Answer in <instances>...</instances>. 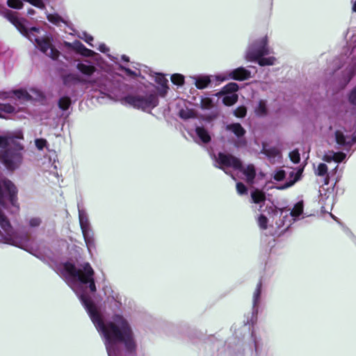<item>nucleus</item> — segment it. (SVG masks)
<instances>
[{"label":"nucleus","instance_id":"obj_17","mask_svg":"<svg viewBox=\"0 0 356 356\" xmlns=\"http://www.w3.org/2000/svg\"><path fill=\"white\" fill-rule=\"evenodd\" d=\"M226 130L231 131L237 137L238 139L235 143V145L236 147H242L245 145L246 140L243 138L245 134V130L239 123H232L227 124L226 126Z\"/></svg>","mask_w":356,"mask_h":356},{"label":"nucleus","instance_id":"obj_52","mask_svg":"<svg viewBox=\"0 0 356 356\" xmlns=\"http://www.w3.org/2000/svg\"><path fill=\"white\" fill-rule=\"evenodd\" d=\"M246 180L248 181V184L249 185H250V184H252L253 183V181H253V179H246Z\"/></svg>","mask_w":356,"mask_h":356},{"label":"nucleus","instance_id":"obj_8","mask_svg":"<svg viewBox=\"0 0 356 356\" xmlns=\"http://www.w3.org/2000/svg\"><path fill=\"white\" fill-rule=\"evenodd\" d=\"M304 203L302 200L294 204L293 209H280L275 205L266 207V211L275 222L277 229L283 228V231L289 229L291 224L299 220L303 214Z\"/></svg>","mask_w":356,"mask_h":356},{"label":"nucleus","instance_id":"obj_10","mask_svg":"<svg viewBox=\"0 0 356 356\" xmlns=\"http://www.w3.org/2000/svg\"><path fill=\"white\" fill-rule=\"evenodd\" d=\"M215 160L221 168H232L241 172L246 178H255L257 175V170L252 164L243 165L238 159L232 154L220 152L216 156Z\"/></svg>","mask_w":356,"mask_h":356},{"label":"nucleus","instance_id":"obj_14","mask_svg":"<svg viewBox=\"0 0 356 356\" xmlns=\"http://www.w3.org/2000/svg\"><path fill=\"white\" fill-rule=\"evenodd\" d=\"M79 221L88 250L90 253L95 248V234L91 227L88 216L85 209L78 204Z\"/></svg>","mask_w":356,"mask_h":356},{"label":"nucleus","instance_id":"obj_16","mask_svg":"<svg viewBox=\"0 0 356 356\" xmlns=\"http://www.w3.org/2000/svg\"><path fill=\"white\" fill-rule=\"evenodd\" d=\"M251 72L245 67H241L236 69L230 70L225 74H220L216 76V79L220 81H224L228 79H234L237 81H244L250 79Z\"/></svg>","mask_w":356,"mask_h":356},{"label":"nucleus","instance_id":"obj_3","mask_svg":"<svg viewBox=\"0 0 356 356\" xmlns=\"http://www.w3.org/2000/svg\"><path fill=\"white\" fill-rule=\"evenodd\" d=\"M107 337L104 333H99L103 337L108 356H123L122 345L127 352L133 353L136 349L131 328L127 321L122 316L116 314L113 316V323L108 327Z\"/></svg>","mask_w":356,"mask_h":356},{"label":"nucleus","instance_id":"obj_31","mask_svg":"<svg viewBox=\"0 0 356 356\" xmlns=\"http://www.w3.org/2000/svg\"><path fill=\"white\" fill-rule=\"evenodd\" d=\"M47 17L50 22L56 25H58L61 22H65L58 14H48Z\"/></svg>","mask_w":356,"mask_h":356},{"label":"nucleus","instance_id":"obj_38","mask_svg":"<svg viewBox=\"0 0 356 356\" xmlns=\"http://www.w3.org/2000/svg\"><path fill=\"white\" fill-rule=\"evenodd\" d=\"M119 68L121 69L122 70H123L128 76H137L139 74V72L138 70H132L129 68H127V67L125 66H123L122 65H119Z\"/></svg>","mask_w":356,"mask_h":356},{"label":"nucleus","instance_id":"obj_11","mask_svg":"<svg viewBox=\"0 0 356 356\" xmlns=\"http://www.w3.org/2000/svg\"><path fill=\"white\" fill-rule=\"evenodd\" d=\"M274 180L275 181H273L272 179H270V181L266 182V185L264 186L262 190L255 188L251 191L250 192L252 202L257 204H259V210H261L262 207V204H264L266 200L265 191H268V190L273 188H276L277 190H285L293 186L298 179H289L288 181H286L284 183L280 182L283 179Z\"/></svg>","mask_w":356,"mask_h":356},{"label":"nucleus","instance_id":"obj_33","mask_svg":"<svg viewBox=\"0 0 356 356\" xmlns=\"http://www.w3.org/2000/svg\"><path fill=\"white\" fill-rule=\"evenodd\" d=\"M331 159H332L336 163L341 162L346 158V154L342 152H332L329 156Z\"/></svg>","mask_w":356,"mask_h":356},{"label":"nucleus","instance_id":"obj_7","mask_svg":"<svg viewBox=\"0 0 356 356\" xmlns=\"http://www.w3.org/2000/svg\"><path fill=\"white\" fill-rule=\"evenodd\" d=\"M118 76L119 74L117 72V75L115 77L114 86L112 88V95H103L104 96L115 101H120L124 105H129L134 108L140 109L143 111H149L158 106L159 99L157 95L153 91H140L135 94H130L124 97L117 96L114 93V89L117 86L116 78Z\"/></svg>","mask_w":356,"mask_h":356},{"label":"nucleus","instance_id":"obj_9","mask_svg":"<svg viewBox=\"0 0 356 356\" xmlns=\"http://www.w3.org/2000/svg\"><path fill=\"white\" fill-rule=\"evenodd\" d=\"M271 52L268 46L267 36H264L248 46L245 59L249 61H257L261 66L273 65L276 63V58L273 56L265 57Z\"/></svg>","mask_w":356,"mask_h":356},{"label":"nucleus","instance_id":"obj_43","mask_svg":"<svg viewBox=\"0 0 356 356\" xmlns=\"http://www.w3.org/2000/svg\"><path fill=\"white\" fill-rule=\"evenodd\" d=\"M353 75H354V69L353 67H351L347 70L346 76L343 80V86H346L350 81V79L353 78Z\"/></svg>","mask_w":356,"mask_h":356},{"label":"nucleus","instance_id":"obj_48","mask_svg":"<svg viewBox=\"0 0 356 356\" xmlns=\"http://www.w3.org/2000/svg\"><path fill=\"white\" fill-rule=\"evenodd\" d=\"M35 13V11L33 8H29L27 10V15H33Z\"/></svg>","mask_w":356,"mask_h":356},{"label":"nucleus","instance_id":"obj_49","mask_svg":"<svg viewBox=\"0 0 356 356\" xmlns=\"http://www.w3.org/2000/svg\"><path fill=\"white\" fill-rule=\"evenodd\" d=\"M352 4H353V11L356 13V0H352Z\"/></svg>","mask_w":356,"mask_h":356},{"label":"nucleus","instance_id":"obj_6","mask_svg":"<svg viewBox=\"0 0 356 356\" xmlns=\"http://www.w3.org/2000/svg\"><path fill=\"white\" fill-rule=\"evenodd\" d=\"M12 22L17 29L31 42H34L35 47L43 54L53 60H56L60 56V52L55 49L52 44V37L44 30L32 27H25L17 19L13 18Z\"/></svg>","mask_w":356,"mask_h":356},{"label":"nucleus","instance_id":"obj_39","mask_svg":"<svg viewBox=\"0 0 356 356\" xmlns=\"http://www.w3.org/2000/svg\"><path fill=\"white\" fill-rule=\"evenodd\" d=\"M247 113L246 108L245 106H239L234 111V115L237 118H243L245 116Z\"/></svg>","mask_w":356,"mask_h":356},{"label":"nucleus","instance_id":"obj_46","mask_svg":"<svg viewBox=\"0 0 356 356\" xmlns=\"http://www.w3.org/2000/svg\"><path fill=\"white\" fill-rule=\"evenodd\" d=\"M201 105L203 108L207 109L212 106V102L210 99L205 98L202 100Z\"/></svg>","mask_w":356,"mask_h":356},{"label":"nucleus","instance_id":"obj_36","mask_svg":"<svg viewBox=\"0 0 356 356\" xmlns=\"http://www.w3.org/2000/svg\"><path fill=\"white\" fill-rule=\"evenodd\" d=\"M24 1H26L31 5L34 6L35 7L40 8V9H44L46 6L43 0H24Z\"/></svg>","mask_w":356,"mask_h":356},{"label":"nucleus","instance_id":"obj_35","mask_svg":"<svg viewBox=\"0 0 356 356\" xmlns=\"http://www.w3.org/2000/svg\"><path fill=\"white\" fill-rule=\"evenodd\" d=\"M47 141L44 138H37L35 140V145L38 150H42L47 147Z\"/></svg>","mask_w":356,"mask_h":356},{"label":"nucleus","instance_id":"obj_5","mask_svg":"<svg viewBox=\"0 0 356 356\" xmlns=\"http://www.w3.org/2000/svg\"><path fill=\"white\" fill-rule=\"evenodd\" d=\"M22 139L21 131L0 136V161L8 170H14L22 163L24 146L20 143Z\"/></svg>","mask_w":356,"mask_h":356},{"label":"nucleus","instance_id":"obj_13","mask_svg":"<svg viewBox=\"0 0 356 356\" xmlns=\"http://www.w3.org/2000/svg\"><path fill=\"white\" fill-rule=\"evenodd\" d=\"M0 99H11L24 103L32 101H43L44 96L40 90L31 88L29 90L19 89L2 92L0 94Z\"/></svg>","mask_w":356,"mask_h":356},{"label":"nucleus","instance_id":"obj_37","mask_svg":"<svg viewBox=\"0 0 356 356\" xmlns=\"http://www.w3.org/2000/svg\"><path fill=\"white\" fill-rule=\"evenodd\" d=\"M236 187L238 195H243L248 194V188L243 183L237 182L236 184Z\"/></svg>","mask_w":356,"mask_h":356},{"label":"nucleus","instance_id":"obj_29","mask_svg":"<svg viewBox=\"0 0 356 356\" xmlns=\"http://www.w3.org/2000/svg\"><path fill=\"white\" fill-rule=\"evenodd\" d=\"M170 79L175 85L181 86L184 83V76L181 74H174L171 76Z\"/></svg>","mask_w":356,"mask_h":356},{"label":"nucleus","instance_id":"obj_23","mask_svg":"<svg viewBox=\"0 0 356 356\" xmlns=\"http://www.w3.org/2000/svg\"><path fill=\"white\" fill-rule=\"evenodd\" d=\"M254 113L257 116H265L268 113L267 102L260 99L254 107Z\"/></svg>","mask_w":356,"mask_h":356},{"label":"nucleus","instance_id":"obj_40","mask_svg":"<svg viewBox=\"0 0 356 356\" xmlns=\"http://www.w3.org/2000/svg\"><path fill=\"white\" fill-rule=\"evenodd\" d=\"M289 157H290V159L291 161L293 163H298L299 161H300V153L298 152V150H293L292 152H291L289 153Z\"/></svg>","mask_w":356,"mask_h":356},{"label":"nucleus","instance_id":"obj_53","mask_svg":"<svg viewBox=\"0 0 356 356\" xmlns=\"http://www.w3.org/2000/svg\"><path fill=\"white\" fill-rule=\"evenodd\" d=\"M337 167H338V165L337 166H335V168H334L335 170H337Z\"/></svg>","mask_w":356,"mask_h":356},{"label":"nucleus","instance_id":"obj_32","mask_svg":"<svg viewBox=\"0 0 356 356\" xmlns=\"http://www.w3.org/2000/svg\"><path fill=\"white\" fill-rule=\"evenodd\" d=\"M42 223V220L39 217H32L29 219L28 225L31 228L38 227Z\"/></svg>","mask_w":356,"mask_h":356},{"label":"nucleus","instance_id":"obj_1","mask_svg":"<svg viewBox=\"0 0 356 356\" xmlns=\"http://www.w3.org/2000/svg\"><path fill=\"white\" fill-rule=\"evenodd\" d=\"M63 46L85 57H93V60L87 58L77 60L75 65L77 72H64L60 74L63 84L67 88L81 85L92 92L111 96L117 75L113 66L79 40L72 43L64 42Z\"/></svg>","mask_w":356,"mask_h":356},{"label":"nucleus","instance_id":"obj_25","mask_svg":"<svg viewBox=\"0 0 356 356\" xmlns=\"http://www.w3.org/2000/svg\"><path fill=\"white\" fill-rule=\"evenodd\" d=\"M23 108H17V110L15 107L13 106L10 104H1L0 103V111L5 112L6 113L10 114V113H16L20 109H22Z\"/></svg>","mask_w":356,"mask_h":356},{"label":"nucleus","instance_id":"obj_42","mask_svg":"<svg viewBox=\"0 0 356 356\" xmlns=\"http://www.w3.org/2000/svg\"><path fill=\"white\" fill-rule=\"evenodd\" d=\"M79 38L83 40L86 42H87L91 47H93V45L91 43V42L93 40V38L90 35L88 34L86 32H83L82 33H81L79 35Z\"/></svg>","mask_w":356,"mask_h":356},{"label":"nucleus","instance_id":"obj_44","mask_svg":"<svg viewBox=\"0 0 356 356\" xmlns=\"http://www.w3.org/2000/svg\"><path fill=\"white\" fill-rule=\"evenodd\" d=\"M252 338L254 342L255 354L259 356L260 353V341L257 340V337L252 333Z\"/></svg>","mask_w":356,"mask_h":356},{"label":"nucleus","instance_id":"obj_4","mask_svg":"<svg viewBox=\"0 0 356 356\" xmlns=\"http://www.w3.org/2000/svg\"><path fill=\"white\" fill-rule=\"evenodd\" d=\"M17 190L10 179H0V204L5 208L12 206L19 209ZM0 242L18 246L13 228L4 213L0 209Z\"/></svg>","mask_w":356,"mask_h":356},{"label":"nucleus","instance_id":"obj_41","mask_svg":"<svg viewBox=\"0 0 356 356\" xmlns=\"http://www.w3.org/2000/svg\"><path fill=\"white\" fill-rule=\"evenodd\" d=\"M327 170V167L325 163H320L316 170V175L318 176H324Z\"/></svg>","mask_w":356,"mask_h":356},{"label":"nucleus","instance_id":"obj_27","mask_svg":"<svg viewBox=\"0 0 356 356\" xmlns=\"http://www.w3.org/2000/svg\"><path fill=\"white\" fill-rule=\"evenodd\" d=\"M225 97L222 99L223 103L227 106L233 105L236 102L238 96L236 94H225Z\"/></svg>","mask_w":356,"mask_h":356},{"label":"nucleus","instance_id":"obj_22","mask_svg":"<svg viewBox=\"0 0 356 356\" xmlns=\"http://www.w3.org/2000/svg\"><path fill=\"white\" fill-rule=\"evenodd\" d=\"M195 133L199 140L202 143H208L211 140V136L208 131L203 127H197Z\"/></svg>","mask_w":356,"mask_h":356},{"label":"nucleus","instance_id":"obj_24","mask_svg":"<svg viewBox=\"0 0 356 356\" xmlns=\"http://www.w3.org/2000/svg\"><path fill=\"white\" fill-rule=\"evenodd\" d=\"M179 115L181 119L188 120L196 118L197 114L194 110L186 108L179 111Z\"/></svg>","mask_w":356,"mask_h":356},{"label":"nucleus","instance_id":"obj_12","mask_svg":"<svg viewBox=\"0 0 356 356\" xmlns=\"http://www.w3.org/2000/svg\"><path fill=\"white\" fill-rule=\"evenodd\" d=\"M339 179H321L319 187V195L321 205V211L323 213H329L331 210L334 201V190Z\"/></svg>","mask_w":356,"mask_h":356},{"label":"nucleus","instance_id":"obj_51","mask_svg":"<svg viewBox=\"0 0 356 356\" xmlns=\"http://www.w3.org/2000/svg\"><path fill=\"white\" fill-rule=\"evenodd\" d=\"M107 56H108V57L111 60H113V61H114V62L117 63V62H116V59H117V58H116L115 57L112 56H111V55H110V54H107Z\"/></svg>","mask_w":356,"mask_h":356},{"label":"nucleus","instance_id":"obj_20","mask_svg":"<svg viewBox=\"0 0 356 356\" xmlns=\"http://www.w3.org/2000/svg\"><path fill=\"white\" fill-rule=\"evenodd\" d=\"M335 139L337 143L341 147L350 146L351 144L356 143L355 136H345L341 131L335 132Z\"/></svg>","mask_w":356,"mask_h":356},{"label":"nucleus","instance_id":"obj_18","mask_svg":"<svg viewBox=\"0 0 356 356\" xmlns=\"http://www.w3.org/2000/svg\"><path fill=\"white\" fill-rule=\"evenodd\" d=\"M303 169L304 167L301 165L296 168L286 167L284 169L277 171L274 178H286V177L288 178H300Z\"/></svg>","mask_w":356,"mask_h":356},{"label":"nucleus","instance_id":"obj_26","mask_svg":"<svg viewBox=\"0 0 356 356\" xmlns=\"http://www.w3.org/2000/svg\"><path fill=\"white\" fill-rule=\"evenodd\" d=\"M238 89V86L236 83H229L227 84L222 90L223 94H235Z\"/></svg>","mask_w":356,"mask_h":356},{"label":"nucleus","instance_id":"obj_34","mask_svg":"<svg viewBox=\"0 0 356 356\" xmlns=\"http://www.w3.org/2000/svg\"><path fill=\"white\" fill-rule=\"evenodd\" d=\"M7 4L14 9H21L23 7V2L21 0H8Z\"/></svg>","mask_w":356,"mask_h":356},{"label":"nucleus","instance_id":"obj_30","mask_svg":"<svg viewBox=\"0 0 356 356\" xmlns=\"http://www.w3.org/2000/svg\"><path fill=\"white\" fill-rule=\"evenodd\" d=\"M268 220L264 214H260L257 218V223L260 229H266L268 228Z\"/></svg>","mask_w":356,"mask_h":356},{"label":"nucleus","instance_id":"obj_47","mask_svg":"<svg viewBox=\"0 0 356 356\" xmlns=\"http://www.w3.org/2000/svg\"><path fill=\"white\" fill-rule=\"evenodd\" d=\"M97 49L104 54H107L109 51V48L104 43L99 44Z\"/></svg>","mask_w":356,"mask_h":356},{"label":"nucleus","instance_id":"obj_15","mask_svg":"<svg viewBox=\"0 0 356 356\" xmlns=\"http://www.w3.org/2000/svg\"><path fill=\"white\" fill-rule=\"evenodd\" d=\"M261 291H262V281L260 280L254 289L252 293V312L247 317V321L245 322L246 325H253L257 322V315L259 312V306L261 302Z\"/></svg>","mask_w":356,"mask_h":356},{"label":"nucleus","instance_id":"obj_28","mask_svg":"<svg viewBox=\"0 0 356 356\" xmlns=\"http://www.w3.org/2000/svg\"><path fill=\"white\" fill-rule=\"evenodd\" d=\"M71 104V99L69 97H61L58 100V106L60 109L65 111Z\"/></svg>","mask_w":356,"mask_h":356},{"label":"nucleus","instance_id":"obj_45","mask_svg":"<svg viewBox=\"0 0 356 356\" xmlns=\"http://www.w3.org/2000/svg\"><path fill=\"white\" fill-rule=\"evenodd\" d=\"M348 100L351 104L356 105V86L350 92Z\"/></svg>","mask_w":356,"mask_h":356},{"label":"nucleus","instance_id":"obj_50","mask_svg":"<svg viewBox=\"0 0 356 356\" xmlns=\"http://www.w3.org/2000/svg\"><path fill=\"white\" fill-rule=\"evenodd\" d=\"M121 59H122V60H123L124 62H129V57L127 56H126V55H122L121 56Z\"/></svg>","mask_w":356,"mask_h":356},{"label":"nucleus","instance_id":"obj_21","mask_svg":"<svg viewBox=\"0 0 356 356\" xmlns=\"http://www.w3.org/2000/svg\"><path fill=\"white\" fill-rule=\"evenodd\" d=\"M193 79L194 80L195 86L198 89H204L211 83L210 77L206 75L193 76Z\"/></svg>","mask_w":356,"mask_h":356},{"label":"nucleus","instance_id":"obj_19","mask_svg":"<svg viewBox=\"0 0 356 356\" xmlns=\"http://www.w3.org/2000/svg\"><path fill=\"white\" fill-rule=\"evenodd\" d=\"M154 81L159 85L157 88L158 92L161 97H164L168 90V80L163 74L156 73L154 75Z\"/></svg>","mask_w":356,"mask_h":356},{"label":"nucleus","instance_id":"obj_2","mask_svg":"<svg viewBox=\"0 0 356 356\" xmlns=\"http://www.w3.org/2000/svg\"><path fill=\"white\" fill-rule=\"evenodd\" d=\"M56 272L76 294L98 332L104 333L108 337L106 330H108L109 325L113 323V320L105 323L92 300L90 293H95L97 289L94 279L95 271L91 265L88 262H83L76 266L70 261H65L56 266ZM107 339L108 341L109 338Z\"/></svg>","mask_w":356,"mask_h":356}]
</instances>
